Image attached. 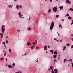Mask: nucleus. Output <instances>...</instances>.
<instances>
[{
	"label": "nucleus",
	"mask_w": 73,
	"mask_h": 73,
	"mask_svg": "<svg viewBox=\"0 0 73 73\" xmlns=\"http://www.w3.org/2000/svg\"><path fill=\"white\" fill-rule=\"evenodd\" d=\"M54 27V22L52 21V23H51V25L50 26V31H52L53 29V27Z\"/></svg>",
	"instance_id": "nucleus-1"
},
{
	"label": "nucleus",
	"mask_w": 73,
	"mask_h": 73,
	"mask_svg": "<svg viewBox=\"0 0 73 73\" xmlns=\"http://www.w3.org/2000/svg\"><path fill=\"white\" fill-rule=\"evenodd\" d=\"M57 7H55L53 8V11L54 12H56L57 11Z\"/></svg>",
	"instance_id": "nucleus-2"
},
{
	"label": "nucleus",
	"mask_w": 73,
	"mask_h": 73,
	"mask_svg": "<svg viewBox=\"0 0 73 73\" xmlns=\"http://www.w3.org/2000/svg\"><path fill=\"white\" fill-rule=\"evenodd\" d=\"M13 7V6L12 5H8V8H10V9H11V8H12Z\"/></svg>",
	"instance_id": "nucleus-3"
},
{
	"label": "nucleus",
	"mask_w": 73,
	"mask_h": 73,
	"mask_svg": "<svg viewBox=\"0 0 73 73\" xmlns=\"http://www.w3.org/2000/svg\"><path fill=\"white\" fill-rule=\"evenodd\" d=\"M66 1L67 4H71V2L69 0H66Z\"/></svg>",
	"instance_id": "nucleus-4"
},
{
	"label": "nucleus",
	"mask_w": 73,
	"mask_h": 73,
	"mask_svg": "<svg viewBox=\"0 0 73 73\" xmlns=\"http://www.w3.org/2000/svg\"><path fill=\"white\" fill-rule=\"evenodd\" d=\"M44 50H47V46H44Z\"/></svg>",
	"instance_id": "nucleus-5"
},
{
	"label": "nucleus",
	"mask_w": 73,
	"mask_h": 73,
	"mask_svg": "<svg viewBox=\"0 0 73 73\" xmlns=\"http://www.w3.org/2000/svg\"><path fill=\"white\" fill-rule=\"evenodd\" d=\"M27 46H29V45H30V46H31V44L30 43V42H27Z\"/></svg>",
	"instance_id": "nucleus-6"
},
{
	"label": "nucleus",
	"mask_w": 73,
	"mask_h": 73,
	"mask_svg": "<svg viewBox=\"0 0 73 73\" xmlns=\"http://www.w3.org/2000/svg\"><path fill=\"white\" fill-rule=\"evenodd\" d=\"M19 17H20V18H23L24 19V17H23V16L22 15H20L19 16Z\"/></svg>",
	"instance_id": "nucleus-7"
},
{
	"label": "nucleus",
	"mask_w": 73,
	"mask_h": 73,
	"mask_svg": "<svg viewBox=\"0 0 73 73\" xmlns=\"http://www.w3.org/2000/svg\"><path fill=\"white\" fill-rule=\"evenodd\" d=\"M4 31H5V29H2V33H4Z\"/></svg>",
	"instance_id": "nucleus-8"
},
{
	"label": "nucleus",
	"mask_w": 73,
	"mask_h": 73,
	"mask_svg": "<svg viewBox=\"0 0 73 73\" xmlns=\"http://www.w3.org/2000/svg\"><path fill=\"white\" fill-rule=\"evenodd\" d=\"M59 8H60V10H61L63 9V6H60L59 7Z\"/></svg>",
	"instance_id": "nucleus-9"
},
{
	"label": "nucleus",
	"mask_w": 73,
	"mask_h": 73,
	"mask_svg": "<svg viewBox=\"0 0 73 73\" xmlns=\"http://www.w3.org/2000/svg\"><path fill=\"white\" fill-rule=\"evenodd\" d=\"M3 53H5L4 54V56H6V55H7V54L6 53V52H5V50H4L3 51Z\"/></svg>",
	"instance_id": "nucleus-10"
},
{
	"label": "nucleus",
	"mask_w": 73,
	"mask_h": 73,
	"mask_svg": "<svg viewBox=\"0 0 73 73\" xmlns=\"http://www.w3.org/2000/svg\"><path fill=\"white\" fill-rule=\"evenodd\" d=\"M3 33H0V36H1V38H2L3 37Z\"/></svg>",
	"instance_id": "nucleus-11"
},
{
	"label": "nucleus",
	"mask_w": 73,
	"mask_h": 73,
	"mask_svg": "<svg viewBox=\"0 0 73 73\" xmlns=\"http://www.w3.org/2000/svg\"><path fill=\"white\" fill-rule=\"evenodd\" d=\"M54 72H54V73H57V69H55L54 70Z\"/></svg>",
	"instance_id": "nucleus-12"
},
{
	"label": "nucleus",
	"mask_w": 73,
	"mask_h": 73,
	"mask_svg": "<svg viewBox=\"0 0 73 73\" xmlns=\"http://www.w3.org/2000/svg\"><path fill=\"white\" fill-rule=\"evenodd\" d=\"M33 45H36V44H37L36 43V42H33Z\"/></svg>",
	"instance_id": "nucleus-13"
},
{
	"label": "nucleus",
	"mask_w": 73,
	"mask_h": 73,
	"mask_svg": "<svg viewBox=\"0 0 73 73\" xmlns=\"http://www.w3.org/2000/svg\"><path fill=\"white\" fill-rule=\"evenodd\" d=\"M68 20H71L72 19V17L70 16H69L68 18Z\"/></svg>",
	"instance_id": "nucleus-14"
},
{
	"label": "nucleus",
	"mask_w": 73,
	"mask_h": 73,
	"mask_svg": "<svg viewBox=\"0 0 73 73\" xmlns=\"http://www.w3.org/2000/svg\"><path fill=\"white\" fill-rule=\"evenodd\" d=\"M27 30L28 31H31V30H32V29H31V28L30 27H29L27 29Z\"/></svg>",
	"instance_id": "nucleus-15"
},
{
	"label": "nucleus",
	"mask_w": 73,
	"mask_h": 73,
	"mask_svg": "<svg viewBox=\"0 0 73 73\" xmlns=\"http://www.w3.org/2000/svg\"><path fill=\"white\" fill-rule=\"evenodd\" d=\"M54 54H56L57 55V52L55 51L54 52Z\"/></svg>",
	"instance_id": "nucleus-16"
},
{
	"label": "nucleus",
	"mask_w": 73,
	"mask_h": 73,
	"mask_svg": "<svg viewBox=\"0 0 73 73\" xmlns=\"http://www.w3.org/2000/svg\"><path fill=\"white\" fill-rule=\"evenodd\" d=\"M16 8L17 9H19V6L17 5L16 6Z\"/></svg>",
	"instance_id": "nucleus-17"
},
{
	"label": "nucleus",
	"mask_w": 73,
	"mask_h": 73,
	"mask_svg": "<svg viewBox=\"0 0 73 73\" xmlns=\"http://www.w3.org/2000/svg\"><path fill=\"white\" fill-rule=\"evenodd\" d=\"M18 15H21V12H19L18 13Z\"/></svg>",
	"instance_id": "nucleus-18"
},
{
	"label": "nucleus",
	"mask_w": 73,
	"mask_h": 73,
	"mask_svg": "<svg viewBox=\"0 0 73 73\" xmlns=\"http://www.w3.org/2000/svg\"><path fill=\"white\" fill-rule=\"evenodd\" d=\"M8 67H9V68H12V65H8Z\"/></svg>",
	"instance_id": "nucleus-19"
},
{
	"label": "nucleus",
	"mask_w": 73,
	"mask_h": 73,
	"mask_svg": "<svg viewBox=\"0 0 73 73\" xmlns=\"http://www.w3.org/2000/svg\"><path fill=\"white\" fill-rule=\"evenodd\" d=\"M66 49V47L65 46H64L63 47V50H65Z\"/></svg>",
	"instance_id": "nucleus-20"
},
{
	"label": "nucleus",
	"mask_w": 73,
	"mask_h": 73,
	"mask_svg": "<svg viewBox=\"0 0 73 73\" xmlns=\"http://www.w3.org/2000/svg\"><path fill=\"white\" fill-rule=\"evenodd\" d=\"M69 16V14L67 13V15H66V17H68Z\"/></svg>",
	"instance_id": "nucleus-21"
},
{
	"label": "nucleus",
	"mask_w": 73,
	"mask_h": 73,
	"mask_svg": "<svg viewBox=\"0 0 73 73\" xmlns=\"http://www.w3.org/2000/svg\"><path fill=\"white\" fill-rule=\"evenodd\" d=\"M53 57H54V58H56V57H57V55H54V56H53Z\"/></svg>",
	"instance_id": "nucleus-22"
},
{
	"label": "nucleus",
	"mask_w": 73,
	"mask_h": 73,
	"mask_svg": "<svg viewBox=\"0 0 73 73\" xmlns=\"http://www.w3.org/2000/svg\"><path fill=\"white\" fill-rule=\"evenodd\" d=\"M50 12H51V9H49L48 11V13H50Z\"/></svg>",
	"instance_id": "nucleus-23"
},
{
	"label": "nucleus",
	"mask_w": 73,
	"mask_h": 73,
	"mask_svg": "<svg viewBox=\"0 0 73 73\" xmlns=\"http://www.w3.org/2000/svg\"><path fill=\"white\" fill-rule=\"evenodd\" d=\"M52 71H51V72L52 73H54V71H53V69H52Z\"/></svg>",
	"instance_id": "nucleus-24"
},
{
	"label": "nucleus",
	"mask_w": 73,
	"mask_h": 73,
	"mask_svg": "<svg viewBox=\"0 0 73 73\" xmlns=\"http://www.w3.org/2000/svg\"><path fill=\"white\" fill-rule=\"evenodd\" d=\"M59 27H61V28H62V26H61V24H60L59 25Z\"/></svg>",
	"instance_id": "nucleus-25"
},
{
	"label": "nucleus",
	"mask_w": 73,
	"mask_h": 73,
	"mask_svg": "<svg viewBox=\"0 0 73 73\" xmlns=\"http://www.w3.org/2000/svg\"><path fill=\"white\" fill-rule=\"evenodd\" d=\"M53 69V66H51L50 67V69Z\"/></svg>",
	"instance_id": "nucleus-26"
},
{
	"label": "nucleus",
	"mask_w": 73,
	"mask_h": 73,
	"mask_svg": "<svg viewBox=\"0 0 73 73\" xmlns=\"http://www.w3.org/2000/svg\"><path fill=\"white\" fill-rule=\"evenodd\" d=\"M5 27V26L3 25L2 26V29H4L3 28H4Z\"/></svg>",
	"instance_id": "nucleus-27"
},
{
	"label": "nucleus",
	"mask_w": 73,
	"mask_h": 73,
	"mask_svg": "<svg viewBox=\"0 0 73 73\" xmlns=\"http://www.w3.org/2000/svg\"><path fill=\"white\" fill-rule=\"evenodd\" d=\"M54 61L55 62H57V60L55 59H54Z\"/></svg>",
	"instance_id": "nucleus-28"
},
{
	"label": "nucleus",
	"mask_w": 73,
	"mask_h": 73,
	"mask_svg": "<svg viewBox=\"0 0 73 73\" xmlns=\"http://www.w3.org/2000/svg\"><path fill=\"white\" fill-rule=\"evenodd\" d=\"M16 73H22L21 71H18Z\"/></svg>",
	"instance_id": "nucleus-29"
},
{
	"label": "nucleus",
	"mask_w": 73,
	"mask_h": 73,
	"mask_svg": "<svg viewBox=\"0 0 73 73\" xmlns=\"http://www.w3.org/2000/svg\"><path fill=\"white\" fill-rule=\"evenodd\" d=\"M6 44H8V42H9V41H8L7 40L6 41Z\"/></svg>",
	"instance_id": "nucleus-30"
},
{
	"label": "nucleus",
	"mask_w": 73,
	"mask_h": 73,
	"mask_svg": "<svg viewBox=\"0 0 73 73\" xmlns=\"http://www.w3.org/2000/svg\"><path fill=\"white\" fill-rule=\"evenodd\" d=\"M73 9V8H70V9H69V11H72V9Z\"/></svg>",
	"instance_id": "nucleus-31"
},
{
	"label": "nucleus",
	"mask_w": 73,
	"mask_h": 73,
	"mask_svg": "<svg viewBox=\"0 0 73 73\" xmlns=\"http://www.w3.org/2000/svg\"><path fill=\"white\" fill-rule=\"evenodd\" d=\"M59 17V15H57L56 16V17H57V18H58Z\"/></svg>",
	"instance_id": "nucleus-32"
},
{
	"label": "nucleus",
	"mask_w": 73,
	"mask_h": 73,
	"mask_svg": "<svg viewBox=\"0 0 73 73\" xmlns=\"http://www.w3.org/2000/svg\"><path fill=\"white\" fill-rule=\"evenodd\" d=\"M35 49H40V48L36 47V48Z\"/></svg>",
	"instance_id": "nucleus-33"
},
{
	"label": "nucleus",
	"mask_w": 73,
	"mask_h": 73,
	"mask_svg": "<svg viewBox=\"0 0 73 73\" xmlns=\"http://www.w3.org/2000/svg\"><path fill=\"white\" fill-rule=\"evenodd\" d=\"M70 45V44H66V45H67V46H69Z\"/></svg>",
	"instance_id": "nucleus-34"
},
{
	"label": "nucleus",
	"mask_w": 73,
	"mask_h": 73,
	"mask_svg": "<svg viewBox=\"0 0 73 73\" xmlns=\"http://www.w3.org/2000/svg\"><path fill=\"white\" fill-rule=\"evenodd\" d=\"M50 52H52V54H53V51L51 50H50Z\"/></svg>",
	"instance_id": "nucleus-35"
},
{
	"label": "nucleus",
	"mask_w": 73,
	"mask_h": 73,
	"mask_svg": "<svg viewBox=\"0 0 73 73\" xmlns=\"http://www.w3.org/2000/svg\"><path fill=\"white\" fill-rule=\"evenodd\" d=\"M60 55H59L58 57V60H60Z\"/></svg>",
	"instance_id": "nucleus-36"
},
{
	"label": "nucleus",
	"mask_w": 73,
	"mask_h": 73,
	"mask_svg": "<svg viewBox=\"0 0 73 73\" xmlns=\"http://www.w3.org/2000/svg\"><path fill=\"white\" fill-rule=\"evenodd\" d=\"M66 61V59H65L64 60V62H65V61Z\"/></svg>",
	"instance_id": "nucleus-37"
},
{
	"label": "nucleus",
	"mask_w": 73,
	"mask_h": 73,
	"mask_svg": "<svg viewBox=\"0 0 73 73\" xmlns=\"http://www.w3.org/2000/svg\"><path fill=\"white\" fill-rule=\"evenodd\" d=\"M11 50H11V49H9V52H11Z\"/></svg>",
	"instance_id": "nucleus-38"
},
{
	"label": "nucleus",
	"mask_w": 73,
	"mask_h": 73,
	"mask_svg": "<svg viewBox=\"0 0 73 73\" xmlns=\"http://www.w3.org/2000/svg\"><path fill=\"white\" fill-rule=\"evenodd\" d=\"M2 44H5V42H3Z\"/></svg>",
	"instance_id": "nucleus-39"
},
{
	"label": "nucleus",
	"mask_w": 73,
	"mask_h": 73,
	"mask_svg": "<svg viewBox=\"0 0 73 73\" xmlns=\"http://www.w3.org/2000/svg\"><path fill=\"white\" fill-rule=\"evenodd\" d=\"M71 48L72 49H73V45H71Z\"/></svg>",
	"instance_id": "nucleus-40"
},
{
	"label": "nucleus",
	"mask_w": 73,
	"mask_h": 73,
	"mask_svg": "<svg viewBox=\"0 0 73 73\" xmlns=\"http://www.w3.org/2000/svg\"><path fill=\"white\" fill-rule=\"evenodd\" d=\"M38 58H37V61H36V62H38Z\"/></svg>",
	"instance_id": "nucleus-41"
},
{
	"label": "nucleus",
	"mask_w": 73,
	"mask_h": 73,
	"mask_svg": "<svg viewBox=\"0 0 73 73\" xmlns=\"http://www.w3.org/2000/svg\"><path fill=\"white\" fill-rule=\"evenodd\" d=\"M54 40L55 41H57V39H56V38H55L54 39Z\"/></svg>",
	"instance_id": "nucleus-42"
},
{
	"label": "nucleus",
	"mask_w": 73,
	"mask_h": 73,
	"mask_svg": "<svg viewBox=\"0 0 73 73\" xmlns=\"http://www.w3.org/2000/svg\"><path fill=\"white\" fill-rule=\"evenodd\" d=\"M8 36L7 35H6V37H5V38H8Z\"/></svg>",
	"instance_id": "nucleus-43"
},
{
	"label": "nucleus",
	"mask_w": 73,
	"mask_h": 73,
	"mask_svg": "<svg viewBox=\"0 0 73 73\" xmlns=\"http://www.w3.org/2000/svg\"><path fill=\"white\" fill-rule=\"evenodd\" d=\"M31 48L32 50V49H33V46H32L31 47Z\"/></svg>",
	"instance_id": "nucleus-44"
},
{
	"label": "nucleus",
	"mask_w": 73,
	"mask_h": 73,
	"mask_svg": "<svg viewBox=\"0 0 73 73\" xmlns=\"http://www.w3.org/2000/svg\"><path fill=\"white\" fill-rule=\"evenodd\" d=\"M35 42H36V44H37V41H36V40H35Z\"/></svg>",
	"instance_id": "nucleus-45"
},
{
	"label": "nucleus",
	"mask_w": 73,
	"mask_h": 73,
	"mask_svg": "<svg viewBox=\"0 0 73 73\" xmlns=\"http://www.w3.org/2000/svg\"><path fill=\"white\" fill-rule=\"evenodd\" d=\"M17 32H20V30H17Z\"/></svg>",
	"instance_id": "nucleus-46"
},
{
	"label": "nucleus",
	"mask_w": 73,
	"mask_h": 73,
	"mask_svg": "<svg viewBox=\"0 0 73 73\" xmlns=\"http://www.w3.org/2000/svg\"><path fill=\"white\" fill-rule=\"evenodd\" d=\"M21 7H22V6L20 5V6H19V8H21Z\"/></svg>",
	"instance_id": "nucleus-47"
},
{
	"label": "nucleus",
	"mask_w": 73,
	"mask_h": 73,
	"mask_svg": "<svg viewBox=\"0 0 73 73\" xmlns=\"http://www.w3.org/2000/svg\"><path fill=\"white\" fill-rule=\"evenodd\" d=\"M1 60H2V61L4 59H3V58H1Z\"/></svg>",
	"instance_id": "nucleus-48"
},
{
	"label": "nucleus",
	"mask_w": 73,
	"mask_h": 73,
	"mask_svg": "<svg viewBox=\"0 0 73 73\" xmlns=\"http://www.w3.org/2000/svg\"><path fill=\"white\" fill-rule=\"evenodd\" d=\"M26 54H27V53H26V52H25V54H24V56H25V55H26Z\"/></svg>",
	"instance_id": "nucleus-49"
},
{
	"label": "nucleus",
	"mask_w": 73,
	"mask_h": 73,
	"mask_svg": "<svg viewBox=\"0 0 73 73\" xmlns=\"http://www.w3.org/2000/svg\"><path fill=\"white\" fill-rule=\"evenodd\" d=\"M49 1H50V2H52V1H53L52 0H49Z\"/></svg>",
	"instance_id": "nucleus-50"
},
{
	"label": "nucleus",
	"mask_w": 73,
	"mask_h": 73,
	"mask_svg": "<svg viewBox=\"0 0 73 73\" xmlns=\"http://www.w3.org/2000/svg\"><path fill=\"white\" fill-rule=\"evenodd\" d=\"M71 37H73V35L72 34H71Z\"/></svg>",
	"instance_id": "nucleus-51"
},
{
	"label": "nucleus",
	"mask_w": 73,
	"mask_h": 73,
	"mask_svg": "<svg viewBox=\"0 0 73 73\" xmlns=\"http://www.w3.org/2000/svg\"><path fill=\"white\" fill-rule=\"evenodd\" d=\"M62 41V40H60V42H61Z\"/></svg>",
	"instance_id": "nucleus-52"
},
{
	"label": "nucleus",
	"mask_w": 73,
	"mask_h": 73,
	"mask_svg": "<svg viewBox=\"0 0 73 73\" xmlns=\"http://www.w3.org/2000/svg\"><path fill=\"white\" fill-rule=\"evenodd\" d=\"M71 40H72V41H73V38H71Z\"/></svg>",
	"instance_id": "nucleus-53"
},
{
	"label": "nucleus",
	"mask_w": 73,
	"mask_h": 73,
	"mask_svg": "<svg viewBox=\"0 0 73 73\" xmlns=\"http://www.w3.org/2000/svg\"><path fill=\"white\" fill-rule=\"evenodd\" d=\"M28 20L29 21V20H30V18H29V19H28Z\"/></svg>",
	"instance_id": "nucleus-54"
},
{
	"label": "nucleus",
	"mask_w": 73,
	"mask_h": 73,
	"mask_svg": "<svg viewBox=\"0 0 73 73\" xmlns=\"http://www.w3.org/2000/svg\"><path fill=\"white\" fill-rule=\"evenodd\" d=\"M71 24V25H72V24H73V22H72Z\"/></svg>",
	"instance_id": "nucleus-55"
},
{
	"label": "nucleus",
	"mask_w": 73,
	"mask_h": 73,
	"mask_svg": "<svg viewBox=\"0 0 73 73\" xmlns=\"http://www.w3.org/2000/svg\"><path fill=\"white\" fill-rule=\"evenodd\" d=\"M13 66H15V64H13Z\"/></svg>",
	"instance_id": "nucleus-56"
},
{
	"label": "nucleus",
	"mask_w": 73,
	"mask_h": 73,
	"mask_svg": "<svg viewBox=\"0 0 73 73\" xmlns=\"http://www.w3.org/2000/svg\"><path fill=\"white\" fill-rule=\"evenodd\" d=\"M48 48H50V46H49V45H48Z\"/></svg>",
	"instance_id": "nucleus-57"
},
{
	"label": "nucleus",
	"mask_w": 73,
	"mask_h": 73,
	"mask_svg": "<svg viewBox=\"0 0 73 73\" xmlns=\"http://www.w3.org/2000/svg\"><path fill=\"white\" fill-rule=\"evenodd\" d=\"M56 41H57V42H59V41L58 40H56Z\"/></svg>",
	"instance_id": "nucleus-58"
},
{
	"label": "nucleus",
	"mask_w": 73,
	"mask_h": 73,
	"mask_svg": "<svg viewBox=\"0 0 73 73\" xmlns=\"http://www.w3.org/2000/svg\"><path fill=\"white\" fill-rule=\"evenodd\" d=\"M43 14H44V15H46V14H45L43 13Z\"/></svg>",
	"instance_id": "nucleus-59"
},
{
	"label": "nucleus",
	"mask_w": 73,
	"mask_h": 73,
	"mask_svg": "<svg viewBox=\"0 0 73 73\" xmlns=\"http://www.w3.org/2000/svg\"><path fill=\"white\" fill-rule=\"evenodd\" d=\"M70 61H72V60L70 59Z\"/></svg>",
	"instance_id": "nucleus-60"
},
{
	"label": "nucleus",
	"mask_w": 73,
	"mask_h": 73,
	"mask_svg": "<svg viewBox=\"0 0 73 73\" xmlns=\"http://www.w3.org/2000/svg\"><path fill=\"white\" fill-rule=\"evenodd\" d=\"M12 68H14V66H13L12 67Z\"/></svg>",
	"instance_id": "nucleus-61"
},
{
	"label": "nucleus",
	"mask_w": 73,
	"mask_h": 73,
	"mask_svg": "<svg viewBox=\"0 0 73 73\" xmlns=\"http://www.w3.org/2000/svg\"><path fill=\"white\" fill-rule=\"evenodd\" d=\"M72 22H73V20H72Z\"/></svg>",
	"instance_id": "nucleus-62"
},
{
	"label": "nucleus",
	"mask_w": 73,
	"mask_h": 73,
	"mask_svg": "<svg viewBox=\"0 0 73 73\" xmlns=\"http://www.w3.org/2000/svg\"><path fill=\"white\" fill-rule=\"evenodd\" d=\"M46 20H47V17H46Z\"/></svg>",
	"instance_id": "nucleus-63"
},
{
	"label": "nucleus",
	"mask_w": 73,
	"mask_h": 73,
	"mask_svg": "<svg viewBox=\"0 0 73 73\" xmlns=\"http://www.w3.org/2000/svg\"><path fill=\"white\" fill-rule=\"evenodd\" d=\"M13 64H15V63H13Z\"/></svg>",
	"instance_id": "nucleus-64"
}]
</instances>
